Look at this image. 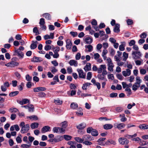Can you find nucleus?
Masks as SVG:
<instances>
[{"instance_id": "58", "label": "nucleus", "mask_w": 148, "mask_h": 148, "mask_svg": "<svg viewBox=\"0 0 148 148\" xmlns=\"http://www.w3.org/2000/svg\"><path fill=\"white\" fill-rule=\"evenodd\" d=\"M81 54L79 53H78L75 56V59L77 60H79L81 58Z\"/></svg>"}, {"instance_id": "42", "label": "nucleus", "mask_w": 148, "mask_h": 148, "mask_svg": "<svg viewBox=\"0 0 148 148\" xmlns=\"http://www.w3.org/2000/svg\"><path fill=\"white\" fill-rule=\"evenodd\" d=\"M140 86L135 83L132 86V90H134L136 91Z\"/></svg>"}, {"instance_id": "16", "label": "nucleus", "mask_w": 148, "mask_h": 148, "mask_svg": "<svg viewBox=\"0 0 148 148\" xmlns=\"http://www.w3.org/2000/svg\"><path fill=\"white\" fill-rule=\"evenodd\" d=\"M69 63L71 66H74L75 67L77 66L78 65L77 61L74 60H70Z\"/></svg>"}, {"instance_id": "19", "label": "nucleus", "mask_w": 148, "mask_h": 148, "mask_svg": "<svg viewBox=\"0 0 148 148\" xmlns=\"http://www.w3.org/2000/svg\"><path fill=\"white\" fill-rule=\"evenodd\" d=\"M108 70L110 72H112L113 71V68L114 67V65L113 63L110 64H108Z\"/></svg>"}, {"instance_id": "18", "label": "nucleus", "mask_w": 148, "mask_h": 148, "mask_svg": "<svg viewBox=\"0 0 148 148\" xmlns=\"http://www.w3.org/2000/svg\"><path fill=\"white\" fill-rule=\"evenodd\" d=\"M86 125L85 123H81L76 126L77 128L79 130H82L86 127Z\"/></svg>"}, {"instance_id": "37", "label": "nucleus", "mask_w": 148, "mask_h": 148, "mask_svg": "<svg viewBox=\"0 0 148 148\" xmlns=\"http://www.w3.org/2000/svg\"><path fill=\"white\" fill-rule=\"evenodd\" d=\"M50 70H51L52 73H53V74L55 73H56L58 71V69H56L55 67L53 66L51 67L50 68Z\"/></svg>"}, {"instance_id": "59", "label": "nucleus", "mask_w": 148, "mask_h": 148, "mask_svg": "<svg viewBox=\"0 0 148 148\" xmlns=\"http://www.w3.org/2000/svg\"><path fill=\"white\" fill-rule=\"evenodd\" d=\"M45 22L44 19L43 18H41L40 19L39 22V24L40 25H45Z\"/></svg>"}, {"instance_id": "29", "label": "nucleus", "mask_w": 148, "mask_h": 148, "mask_svg": "<svg viewBox=\"0 0 148 148\" xmlns=\"http://www.w3.org/2000/svg\"><path fill=\"white\" fill-rule=\"evenodd\" d=\"M85 41L87 44H90L92 42V39L89 37L86 38L85 39Z\"/></svg>"}, {"instance_id": "5", "label": "nucleus", "mask_w": 148, "mask_h": 148, "mask_svg": "<svg viewBox=\"0 0 148 148\" xmlns=\"http://www.w3.org/2000/svg\"><path fill=\"white\" fill-rule=\"evenodd\" d=\"M77 71L78 72L79 77L83 79L85 78L86 74L82 69H77Z\"/></svg>"}, {"instance_id": "13", "label": "nucleus", "mask_w": 148, "mask_h": 148, "mask_svg": "<svg viewBox=\"0 0 148 148\" xmlns=\"http://www.w3.org/2000/svg\"><path fill=\"white\" fill-rule=\"evenodd\" d=\"M86 48L85 51L90 52L92 51L93 50V47L92 45H89L85 46Z\"/></svg>"}, {"instance_id": "43", "label": "nucleus", "mask_w": 148, "mask_h": 148, "mask_svg": "<svg viewBox=\"0 0 148 148\" xmlns=\"http://www.w3.org/2000/svg\"><path fill=\"white\" fill-rule=\"evenodd\" d=\"M19 92L17 91H15L11 92L9 94V95L10 97H13L16 95Z\"/></svg>"}, {"instance_id": "22", "label": "nucleus", "mask_w": 148, "mask_h": 148, "mask_svg": "<svg viewBox=\"0 0 148 148\" xmlns=\"http://www.w3.org/2000/svg\"><path fill=\"white\" fill-rule=\"evenodd\" d=\"M113 127V125L110 124H106L103 125V128L105 130L111 129Z\"/></svg>"}, {"instance_id": "20", "label": "nucleus", "mask_w": 148, "mask_h": 148, "mask_svg": "<svg viewBox=\"0 0 148 148\" xmlns=\"http://www.w3.org/2000/svg\"><path fill=\"white\" fill-rule=\"evenodd\" d=\"M119 27L120 25L118 24H116L113 29L114 32L116 33L119 32L120 31Z\"/></svg>"}, {"instance_id": "35", "label": "nucleus", "mask_w": 148, "mask_h": 148, "mask_svg": "<svg viewBox=\"0 0 148 148\" xmlns=\"http://www.w3.org/2000/svg\"><path fill=\"white\" fill-rule=\"evenodd\" d=\"M29 101L28 99H24L22 100L19 103L21 105H23L28 103Z\"/></svg>"}, {"instance_id": "3", "label": "nucleus", "mask_w": 148, "mask_h": 148, "mask_svg": "<svg viewBox=\"0 0 148 148\" xmlns=\"http://www.w3.org/2000/svg\"><path fill=\"white\" fill-rule=\"evenodd\" d=\"M53 131L54 133H60L64 132L65 130L61 127H54L53 128Z\"/></svg>"}, {"instance_id": "2", "label": "nucleus", "mask_w": 148, "mask_h": 148, "mask_svg": "<svg viewBox=\"0 0 148 148\" xmlns=\"http://www.w3.org/2000/svg\"><path fill=\"white\" fill-rule=\"evenodd\" d=\"M133 58L134 59H138L141 56L142 54L139 51H133L132 53Z\"/></svg>"}, {"instance_id": "47", "label": "nucleus", "mask_w": 148, "mask_h": 148, "mask_svg": "<svg viewBox=\"0 0 148 148\" xmlns=\"http://www.w3.org/2000/svg\"><path fill=\"white\" fill-rule=\"evenodd\" d=\"M92 76V72H89L87 73V79L90 80Z\"/></svg>"}, {"instance_id": "8", "label": "nucleus", "mask_w": 148, "mask_h": 148, "mask_svg": "<svg viewBox=\"0 0 148 148\" xmlns=\"http://www.w3.org/2000/svg\"><path fill=\"white\" fill-rule=\"evenodd\" d=\"M15 55L21 58H23L24 56V54L19 49H15Z\"/></svg>"}, {"instance_id": "54", "label": "nucleus", "mask_w": 148, "mask_h": 148, "mask_svg": "<svg viewBox=\"0 0 148 148\" xmlns=\"http://www.w3.org/2000/svg\"><path fill=\"white\" fill-rule=\"evenodd\" d=\"M143 60L141 61L139 60H137L135 61V62L136 64L137 65H140L143 63Z\"/></svg>"}, {"instance_id": "30", "label": "nucleus", "mask_w": 148, "mask_h": 148, "mask_svg": "<svg viewBox=\"0 0 148 148\" xmlns=\"http://www.w3.org/2000/svg\"><path fill=\"white\" fill-rule=\"evenodd\" d=\"M123 61H126L128 57V54L125 52H124L123 54Z\"/></svg>"}, {"instance_id": "27", "label": "nucleus", "mask_w": 148, "mask_h": 148, "mask_svg": "<svg viewBox=\"0 0 148 148\" xmlns=\"http://www.w3.org/2000/svg\"><path fill=\"white\" fill-rule=\"evenodd\" d=\"M78 112H76V114L77 116H82L83 114V112H82V109L81 108H78Z\"/></svg>"}, {"instance_id": "45", "label": "nucleus", "mask_w": 148, "mask_h": 148, "mask_svg": "<svg viewBox=\"0 0 148 148\" xmlns=\"http://www.w3.org/2000/svg\"><path fill=\"white\" fill-rule=\"evenodd\" d=\"M34 106L32 104H29V106L27 108L28 110L30 112H32L34 110Z\"/></svg>"}, {"instance_id": "50", "label": "nucleus", "mask_w": 148, "mask_h": 148, "mask_svg": "<svg viewBox=\"0 0 148 148\" xmlns=\"http://www.w3.org/2000/svg\"><path fill=\"white\" fill-rule=\"evenodd\" d=\"M114 58L115 61L116 62H117L118 61H120L121 60L120 57L116 55L114 56Z\"/></svg>"}, {"instance_id": "38", "label": "nucleus", "mask_w": 148, "mask_h": 148, "mask_svg": "<svg viewBox=\"0 0 148 148\" xmlns=\"http://www.w3.org/2000/svg\"><path fill=\"white\" fill-rule=\"evenodd\" d=\"M74 139L78 143H82L83 142L82 138H81L79 137H76Z\"/></svg>"}, {"instance_id": "64", "label": "nucleus", "mask_w": 148, "mask_h": 148, "mask_svg": "<svg viewBox=\"0 0 148 148\" xmlns=\"http://www.w3.org/2000/svg\"><path fill=\"white\" fill-rule=\"evenodd\" d=\"M67 73L69 74H71L72 72V68L70 67H68L67 69Z\"/></svg>"}, {"instance_id": "17", "label": "nucleus", "mask_w": 148, "mask_h": 148, "mask_svg": "<svg viewBox=\"0 0 148 148\" xmlns=\"http://www.w3.org/2000/svg\"><path fill=\"white\" fill-rule=\"evenodd\" d=\"M67 144L70 145V148H76V143L75 141H70L68 142Z\"/></svg>"}, {"instance_id": "26", "label": "nucleus", "mask_w": 148, "mask_h": 148, "mask_svg": "<svg viewBox=\"0 0 148 148\" xmlns=\"http://www.w3.org/2000/svg\"><path fill=\"white\" fill-rule=\"evenodd\" d=\"M91 84L90 83H86L83 84V86L82 87V89L84 90H86L87 89V87L89 86Z\"/></svg>"}, {"instance_id": "14", "label": "nucleus", "mask_w": 148, "mask_h": 148, "mask_svg": "<svg viewBox=\"0 0 148 148\" xmlns=\"http://www.w3.org/2000/svg\"><path fill=\"white\" fill-rule=\"evenodd\" d=\"M32 43L30 45V48L32 49H34L37 47L38 42L37 41H32Z\"/></svg>"}, {"instance_id": "36", "label": "nucleus", "mask_w": 148, "mask_h": 148, "mask_svg": "<svg viewBox=\"0 0 148 148\" xmlns=\"http://www.w3.org/2000/svg\"><path fill=\"white\" fill-rule=\"evenodd\" d=\"M54 102L56 104L58 105H61L62 103V101L61 100H60L58 99H57L54 100Z\"/></svg>"}, {"instance_id": "23", "label": "nucleus", "mask_w": 148, "mask_h": 148, "mask_svg": "<svg viewBox=\"0 0 148 148\" xmlns=\"http://www.w3.org/2000/svg\"><path fill=\"white\" fill-rule=\"evenodd\" d=\"M136 82L135 83L136 84L140 86V83L142 82V80L139 76H137L136 78Z\"/></svg>"}, {"instance_id": "28", "label": "nucleus", "mask_w": 148, "mask_h": 148, "mask_svg": "<svg viewBox=\"0 0 148 148\" xmlns=\"http://www.w3.org/2000/svg\"><path fill=\"white\" fill-rule=\"evenodd\" d=\"M125 126V125L123 123H120L117 124V127L119 129H121L124 128Z\"/></svg>"}, {"instance_id": "31", "label": "nucleus", "mask_w": 148, "mask_h": 148, "mask_svg": "<svg viewBox=\"0 0 148 148\" xmlns=\"http://www.w3.org/2000/svg\"><path fill=\"white\" fill-rule=\"evenodd\" d=\"M125 43L124 42H122V44L119 47V49L121 51H123L125 50Z\"/></svg>"}, {"instance_id": "6", "label": "nucleus", "mask_w": 148, "mask_h": 148, "mask_svg": "<svg viewBox=\"0 0 148 148\" xmlns=\"http://www.w3.org/2000/svg\"><path fill=\"white\" fill-rule=\"evenodd\" d=\"M123 75L125 77L130 76L131 74V71L130 69H126L125 71L122 72Z\"/></svg>"}, {"instance_id": "11", "label": "nucleus", "mask_w": 148, "mask_h": 148, "mask_svg": "<svg viewBox=\"0 0 148 148\" xmlns=\"http://www.w3.org/2000/svg\"><path fill=\"white\" fill-rule=\"evenodd\" d=\"M92 137L88 135H84L82 137L83 142L87 140H92Z\"/></svg>"}, {"instance_id": "32", "label": "nucleus", "mask_w": 148, "mask_h": 148, "mask_svg": "<svg viewBox=\"0 0 148 148\" xmlns=\"http://www.w3.org/2000/svg\"><path fill=\"white\" fill-rule=\"evenodd\" d=\"M97 77L99 79L103 80L104 81H105V82H106L107 81V79L105 78L104 76L101 74L98 75L97 76Z\"/></svg>"}, {"instance_id": "34", "label": "nucleus", "mask_w": 148, "mask_h": 148, "mask_svg": "<svg viewBox=\"0 0 148 148\" xmlns=\"http://www.w3.org/2000/svg\"><path fill=\"white\" fill-rule=\"evenodd\" d=\"M42 16L47 20L51 19V16L49 13H45L42 15Z\"/></svg>"}, {"instance_id": "10", "label": "nucleus", "mask_w": 148, "mask_h": 148, "mask_svg": "<svg viewBox=\"0 0 148 148\" xmlns=\"http://www.w3.org/2000/svg\"><path fill=\"white\" fill-rule=\"evenodd\" d=\"M106 67L105 64L101 65L97 70V72L98 73H101L105 69H106Z\"/></svg>"}, {"instance_id": "25", "label": "nucleus", "mask_w": 148, "mask_h": 148, "mask_svg": "<svg viewBox=\"0 0 148 148\" xmlns=\"http://www.w3.org/2000/svg\"><path fill=\"white\" fill-rule=\"evenodd\" d=\"M42 60V59L40 57H34L33 58V61L35 62H40Z\"/></svg>"}, {"instance_id": "44", "label": "nucleus", "mask_w": 148, "mask_h": 148, "mask_svg": "<svg viewBox=\"0 0 148 148\" xmlns=\"http://www.w3.org/2000/svg\"><path fill=\"white\" fill-rule=\"evenodd\" d=\"M60 49V47L58 46H56L55 47L53 48L52 49V50L54 53L58 52L59 51Z\"/></svg>"}, {"instance_id": "63", "label": "nucleus", "mask_w": 148, "mask_h": 148, "mask_svg": "<svg viewBox=\"0 0 148 148\" xmlns=\"http://www.w3.org/2000/svg\"><path fill=\"white\" fill-rule=\"evenodd\" d=\"M89 140L85 141L83 142V143L85 144V145H90L92 144V143L89 141Z\"/></svg>"}, {"instance_id": "40", "label": "nucleus", "mask_w": 148, "mask_h": 148, "mask_svg": "<svg viewBox=\"0 0 148 148\" xmlns=\"http://www.w3.org/2000/svg\"><path fill=\"white\" fill-rule=\"evenodd\" d=\"M76 91L75 90H72L71 93L70 94V92L68 91L67 92V94L68 95H69V96H72L74 95H75L76 94Z\"/></svg>"}, {"instance_id": "61", "label": "nucleus", "mask_w": 148, "mask_h": 148, "mask_svg": "<svg viewBox=\"0 0 148 148\" xmlns=\"http://www.w3.org/2000/svg\"><path fill=\"white\" fill-rule=\"evenodd\" d=\"M148 144V142L146 141L143 140L141 141L140 143V144L142 145H145Z\"/></svg>"}, {"instance_id": "57", "label": "nucleus", "mask_w": 148, "mask_h": 148, "mask_svg": "<svg viewBox=\"0 0 148 148\" xmlns=\"http://www.w3.org/2000/svg\"><path fill=\"white\" fill-rule=\"evenodd\" d=\"M147 36V34L145 32L143 33L140 35V37L142 38H145Z\"/></svg>"}, {"instance_id": "46", "label": "nucleus", "mask_w": 148, "mask_h": 148, "mask_svg": "<svg viewBox=\"0 0 148 148\" xmlns=\"http://www.w3.org/2000/svg\"><path fill=\"white\" fill-rule=\"evenodd\" d=\"M120 116L121 117V122H125L127 121V119L125 117L124 114H123L122 115H120Z\"/></svg>"}, {"instance_id": "9", "label": "nucleus", "mask_w": 148, "mask_h": 148, "mask_svg": "<svg viewBox=\"0 0 148 148\" xmlns=\"http://www.w3.org/2000/svg\"><path fill=\"white\" fill-rule=\"evenodd\" d=\"M66 47L67 49H71L72 43L71 40L69 39H67L66 40Z\"/></svg>"}, {"instance_id": "60", "label": "nucleus", "mask_w": 148, "mask_h": 148, "mask_svg": "<svg viewBox=\"0 0 148 148\" xmlns=\"http://www.w3.org/2000/svg\"><path fill=\"white\" fill-rule=\"evenodd\" d=\"M51 46L48 45H46L44 47V49L46 51H48L49 50L51 49Z\"/></svg>"}, {"instance_id": "48", "label": "nucleus", "mask_w": 148, "mask_h": 148, "mask_svg": "<svg viewBox=\"0 0 148 148\" xmlns=\"http://www.w3.org/2000/svg\"><path fill=\"white\" fill-rule=\"evenodd\" d=\"M11 67H13L15 66H17L18 65L19 63L15 62H11Z\"/></svg>"}, {"instance_id": "49", "label": "nucleus", "mask_w": 148, "mask_h": 148, "mask_svg": "<svg viewBox=\"0 0 148 148\" xmlns=\"http://www.w3.org/2000/svg\"><path fill=\"white\" fill-rule=\"evenodd\" d=\"M9 111L11 113H14L18 111V110L15 108H12L9 109Z\"/></svg>"}, {"instance_id": "1", "label": "nucleus", "mask_w": 148, "mask_h": 148, "mask_svg": "<svg viewBox=\"0 0 148 148\" xmlns=\"http://www.w3.org/2000/svg\"><path fill=\"white\" fill-rule=\"evenodd\" d=\"M19 126L22 127L21 131L22 133L24 134L26 133L29 130V125L27 124L25 125V123L24 122H21L20 123Z\"/></svg>"}, {"instance_id": "15", "label": "nucleus", "mask_w": 148, "mask_h": 148, "mask_svg": "<svg viewBox=\"0 0 148 148\" xmlns=\"http://www.w3.org/2000/svg\"><path fill=\"white\" fill-rule=\"evenodd\" d=\"M84 69L86 71L90 70L91 69V64L90 63H88L84 67Z\"/></svg>"}, {"instance_id": "12", "label": "nucleus", "mask_w": 148, "mask_h": 148, "mask_svg": "<svg viewBox=\"0 0 148 148\" xmlns=\"http://www.w3.org/2000/svg\"><path fill=\"white\" fill-rule=\"evenodd\" d=\"M50 127L48 126H45L41 129V131L42 133H44L48 131H50Z\"/></svg>"}, {"instance_id": "39", "label": "nucleus", "mask_w": 148, "mask_h": 148, "mask_svg": "<svg viewBox=\"0 0 148 148\" xmlns=\"http://www.w3.org/2000/svg\"><path fill=\"white\" fill-rule=\"evenodd\" d=\"M91 134L92 136H97L98 134V133L97 131L93 129L92 132H91Z\"/></svg>"}, {"instance_id": "52", "label": "nucleus", "mask_w": 148, "mask_h": 148, "mask_svg": "<svg viewBox=\"0 0 148 148\" xmlns=\"http://www.w3.org/2000/svg\"><path fill=\"white\" fill-rule=\"evenodd\" d=\"M64 136H60L58 137L57 138H56V142H59L62 140L63 139Z\"/></svg>"}, {"instance_id": "53", "label": "nucleus", "mask_w": 148, "mask_h": 148, "mask_svg": "<svg viewBox=\"0 0 148 148\" xmlns=\"http://www.w3.org/2000/svg\"><path fill=\"white\" fill-rule=\"evenodd\" d=\"M45 93L41 92L38 93V96L40 97H43L45 96Z\"/></svg>"}, {"instance_id": "62", "label": "nucleus", "mask_w": 148, "mask_h": 148, "mask_svg": "<svg viewBox=\"0 0 148 148\" xmlns=\"http://www.w3.org/2000/svg\"><path fill=\"white\" fill-rule=\"evenodd\" d=\"M129 81L130 82H132L134 81V77L133 75L129 77Z\"/></svg>"}, {"instance_id": "24", "label": "nucleus", "mask_w": 148, "mask_h": 148, "mask_svg": "<svg viewBox=\"0 0 148 148\" xmlns=\"http://www.w3.org/2000/svg\"><path fill=\"white\" fill-rule=\"evenodd\" d=\"M39 124L38 123H32L31 125V127L32 129H35L37 128Z\"/></svg>"}, {"instance_id": "51", "label": "nucleus", "mask_w": 148, "mask_h": 148, "mask_svg": "<svg viewBox=\"0 0 148 148\" xmlns=\"http://www.w3.org/2000/svg\"><path fill=\"white\" fill-rule=\"evenodd\" d=\"M64 138L65 140H68L71 139L72 137L71 136L69 135H64Z\"/></svg>"}, {"instance_id": "56", "label": "nucleus", "mask_w": 148, "mask_h": 148, "mask_svg": "<svg viewBox=\"0 0 148 148\" xmlns=\"http://www.w3.org/2000/svg\"><path fill=\"white\" fill-rule=\"evenodd\" d=\"M117 95L118 94L117 93L113 92L110 94V96L111 98L115 97H117Z\"/></svg>"}, {"instance_id": "4", "label": "nucleus", "mask_w": 148, "mask_h": 148, "mask_svg": "<svg viewBox=\"0 0 148 148\" xmlns=\"http://www.w3.org/2000/svg\"><path fill=\"white\" fill-rule=\"evenodd\" d=\"M119 143L122 145H127L129 143V141L126 138H120L119 139Z\"/></svg>"}, {"instance_id": "55", "label": "nucleus", "mask_w": 148, "mask_h": 148, "mask_svg": "<svg viewBox=\"0 0 148 148\" xmlns=\"http://www.w3.org/2000/svg\"><path fill=\"white\" fill-rule=\"evenodd\" d=\"M61 124L62 127L64 128H66L68 125L67 122L66 121L62 122Z\"/></svg>"}, {"instance_id": "33", "label": "nucleus", "mask_w": 148, "mask_h": 148, "mask_svg": "<svg viewBox=\"0 0 148 148\" xmlns=\"http://www.w3.org/2000/svg\"><path fill=\"white\" fill-rule=\"evenodd\" d=\"M78 107V106L77 104L75 103H72L71 104V107L73 109H76Z\"/></svg>"}, {"instance_id": "41", "label": "nucleus", "mask_w": 148, "mask_h": 148, "mask_svg": "<svg viewBox=\"0 0 148 148\" xmlns=\"http://www.w3.org/2000/svg\"><path fill=\"white\" fill-rule=\"evenodd\" d=\"M27 118H29L30 119H32V120H37L38 119V117L37 116L35 115H32L31 116H28L27 117Z\"/></svg>"}, {"instance_id": "7", "label": "nucleus", "mask_w": 148, "mask_h": 148, "mask_svg": "<svg viewBox=\"0 0 148 148\" xmlns=\"http://www.w3.org/2000/svg\"><path fill=\"white\" fill-rule=\"evenodd\" d=\"M46 90V88L44 87H38L34 88L33 89L34 91L35 92L43 91Z\"/></svg>"}, {"instance_id": "21", "label": "nucleus", "mask_w": 148, "mask_h": 148, "mask_svg": "<svg viewBox=\"0 0 148 148\" xmlns=\"http://www.w3.org/2000/svg\"><path fill=\"white\" fill-rule=\"evenodd\" d=\"M138 127L142 130H147L148 129V125L145 124L142 125H140L138 126Z\"/></svg>"}]
</instances>
